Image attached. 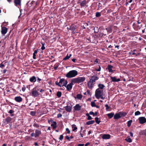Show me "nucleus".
Instances as JSON below:
<instances>
[{"label": "nucleus", "mask_w": 146, "mask_h": 146, "mask_svg": "<svg viewBox=\"0 0 146 146\" xmlns=\"http://www.w3.org/2000/svg\"><path fill=\"white\" fill-rule=\"evenodd\" d=\"M85 79L86 78L84 77H78L72 79V83H80L84 82Z\"/></svg>", "instance_id": "f257e3e1"}, {"label": "nucleus", "mask_w": 146, "mask_h": 146, "mask_svg": "<svg viewBox=\"0 0 146 146\" xmlns=\"http://www.w3.org/2000/svg\"><path fill=\"white\" fill-rule=\"evenodd\" d=\"M78 72L76 70H72L70 71L66 74V76L68 78L74 77L78 75Z\"/></svg>", "instance_id": "f03ea898"}, {"label": "nucleus", "mask_w": 146, "mask_h": 146, "mask_svg": "<svg viewBox=\"0 0 146 146\" xmlns=\"http://www.w3.org/2000/svg\"><path fill=\"white\" fill-rule=\"evenodd\" d=\"M103 95V90L97 89L95 91V96L96 98L99 99L100 97Z\"/></svg>", "instance_id": "7ed1b4c3"}, {"label": "nucleus", "mask_w": 146, "mask_h": 146, "mask_svg": "<svg viewBox=\"0 0 146 146\" xmlns=\"http://www.w3.org/2000/svg\"><path fill=\"white\" fill-rule=\"evenodd\" d=\"M60 83L61 86H66L67 84V80H65L64 79H61L60 80Z\"/></svg>", "instance_id": "20e7f679"}, {"label": "nucleus", "mask_w": 146, "mask_h": 146, "mask_svg": "<svg viewBox=\"0 0 146 146\" xmlns=\"http://www.w3.org/2000/svg\"><path fill=\"white\" fill-rule=\"evenodd\" d=\"M81 0H79L78 2V3H80V5L81 7L86 6L88 3V1H87L86 0H84L82 1H80Z\"/></svg>", "instance_id": "39448f33"}, {"label": "nucleus", "mask_w": 146, "mask_h": 146, "mask_svg": "<svg viewBox=\"0 0 146 146\" xmlns=\"http://www.w3.org/2000/svg\"><path fill=\"white\" fill-rule=\"evenodd\" d=\"M39 95V93L34 88L32 91V95L34 97H36Z\"/></svg>", "instance_id": "423d86ee"}, {"label": "nucleus", "mask_w": 146, "mask_h": 146, "mask_svg": "<svg viewBox=\"0 0 146 146\" xmlns=\"http://www.w3.org/2000/svg\"><path fill=\"white\" fill-rule=\"evenodd\" d=\"M139 123L141 124H143L146 122V119L144 117L139 118Z\"/></svg>", "instance_id": "0eeeda50"}, {"label": "nucleus", "mask_w": 146, "mask_h": 146, "mask_svg": "<svg viewBox=\"0 0 146 146\" xmlns=\"http://www.w3.org/2000/svg\"><path fill=\"white\" fill-rule=\"evenodd\" d=\"M74 83H72V80H71V83H70L69 84H68L66 86V88L68 90H70L72 87V85L74 84Z\"/></svg>", "instance_id": "6e6552de"}, {"label": "nucleus", "mask_w": 146, "mask_h": 146, "mask_svg": "<svg viewBox=\"0 0 146 146\" xmlns=\"http://www.w3.org/2000/svg\"><path fill=\"white\" fill-rule=\"evenodd\" d=\"M98 79L99 78L98 76H93L92 77L90 80L94 83L96 80H98Z\"/></svg>", "instance_id": "1a4fd4ad"}, {"label": "nucleus", "mask_w": 146, "mask_h": 146, "mask_svg": "<svg viewBox=\"0 0 146 146\" xmlns=\"http://www.w3.org/2000/svg\"><path fill=\"white\" fill-rule=\"evenodd\" d=\"M11 119L10 117H8L3 120V122L5 124H7L9 122L11 121Z\"/></svg>", "instance_id": "9d476101"}, {"label": "nucleus", "mask_w": 146, "mask_h": 146, "mask_svg": "<svg viewBox=\"0 0 146 146\" xmlns=\"http://www.w3.org/2000/svg\"><path fill=\"white\" fill-rule=\"evenodd\" d=\"M7 28L5 27H2L1 31L2 34H5L7 33Z\"/></svg>", "instance_id": "9b49d317"}, {"label": "nucleus", "mask_w": 146, "mask_h": 146, "mask_svg": "<svg viewBox=\"0 0 146 146\" xmlns=\"http://www.w3.org/2000/svg\"><path fill=\"white\" fill-rule=\"evenodd\" d=\"M110 78L112 80V81L114 82H118L120 81L119 78L117 79L115 77L111 76Z\"/></svg>", "instance_id": "f8f14e48"}, {"label": "nucleus", "mask_w": 146, "mask_h": 146, "mask_svg": "<svg viewBox=\"0 0 146 146\" xmlns=\"http://www.w3.org/2000/svg\"><path fill=\"white\" fill-rule=\"evenodd\" d=\"M81 106L79 104H77L74 107V109L75 110L78 111L81 109Z\"/></svg>", "instance_id": "ddd939ff"}, {"label": "nucleus", "mask_w": 146, "mask_h": 146, "mask_svg": "<svg viewBox=\"0 0 146 146\" xmlns=\"http://www.w3.org/2000/svg\"><path fill=\"white\" fill-rule=\"evenodd\" d=\"M102 138L104 139H108L110 137V135L109 134H104L102 136Z\"/></svg>", "instance_id": "4468645a"}, {"label": "nucleus", "mask_w": 146, "mask_h": 146, "mask_svg": "<svg viewBox=\"0 0 146 146\" xmlns=\"http://www.w3.org/2000/svg\"><path fill=\"white\" fill-rule=\"evenodd\" d=\"M35 137H38L41 134V131L38 129H36L35 131Z\"/></svg>", "instance_id": "2eb2a0df"}, {"label": "nucleus", "mask_w": 146, "mask_h": 146, "mask_svg": "<svg viewBox=\"0 0 146 146\" xmlns=\"http://www.w3.org/2000/svg\"><path fill=\"white\" fill-rule=\"evenodd\" d=\"M93 84L94 83L90 80L88 83V87L90 89H91L93 87Z\"/></svg>", "instance_id": "dca6fc26"}, {"label": "nucleus", "mask_w": 146, "mask_h": 146, "mask_svg": "<svg viewBox=\"0 0 146 146\" xmlns=\"http://www.w3.org/2000/svg\"><path fill=\"white\" fill-rule=\"evenodd\" d=\"M65 110L68 112H70L72 110V106H67L64 107Z\"/></svg>", "instance_id": "f3484780"}, {"label": "nucleus", "mask_w": 146, "mask_h": 146, "mask_svg": "<svg viewBox=\"0 0 146 146\" xmlns=\"http://www.w3.org/2000/svg\"><path fill=\"white\" fill-rule=\"evenodd\" d=\"M15 100L17 102H20L22 101V98L20 96H17L15 98Z\"/></svg>", "instance_id": "a211bd4d"}, {"label": "nucleus", "mask_w": 146, "mask_h": 146, "mask_svg": "<svg viewBox=\"0 0 146 146\" xmlns=\"http://www.w3.org/2000/svg\"><path fill=\"white\" fill-rule=\"evenodd\" d=\"M14 3L16 6L20 5L21 4V0H15Z\"/></svg>", "instance_id": "6ab92c4d"}, {"label": "nucleus", "mask_w": 146, "mask_h": 146, "mask_svg": "<svg viewBox=\"0 0 146 146\" xmlns=\"http://www.w3.org/2000/svg\"><path fill=\"white\" fill-rule=\"evenodd\" d=\"M29 80L31 82H35L36 81V78L35 76H33L30 78Z\"/></svg>", "instance_id": "aec40b11"}, {"label": "nucleus", "mask_w": 146, "mask_h": 146, "mask_svg": "<svg viewBox=\"0 0 146 146\" xmlns=\"http://www.w3.org/2000/svg\"><path fill=\"white\" fill-rule=\"evenodd\" d=\"M121 117L119 113H116L114 115V118L115 119H117Z\"/></svg>", "instance_id": "412c9836"}, {"label": "nucleus", "mask_w": 146, "mask_h": 146, "mask_svg": "<svg viewBox=\"0 0 146 146\" xmlns=\"http://www.w3.org/2000/svg\"><path fill=\"white\" fill-rule=\"evenodd\" d=\"M113 66H111V65H109L108 66V69L109 70V72H112L113 71L112 70V68H113Z\"/></svg>", "instance_id": "4be33fe9"}, {"label": "nucleus", "mask_w": 146, "mask_h": 146, "mask_svg": "<svg viewBox=\"0 0 146 146\" xmlns=\"http://www.w3.org/2000/svg\"><path fill=\"white\" fill-rule=\"evenodd\" d=\"M99 88L98 89H100L102 90L103 88L105 87V86L102 84H99L98 85Z\"/></svg>", "instance_id": "5701e85b"}, {"label": "nucleus", "mask_w": 146, "mask_h": 146, "mask_svg": "<svg viewBox=\"0 0 146 146\" xmlns=\"http://www.w3.org/2000/svg\"><path fill=\"white\" fill-rule=\"evenodd\" d=\"M56 123L55 121H54L53 122V124H52L51 125V126H52L54 129L56 128Z\"/></svg>", "instance_id": "b1692460"}, {"label": "nucleus", "mask_w": 146, "mask_h": 146, "mask_svg": "<svg viewBox=\"0 0 146 146\" xmlns=\"http://www.w3.org/2000/svg\"><path fill=\"white\" fill-rule=\"evenodd\" d=\"M94 120L90 121L87 122L86 124L88 125H89L90 124H93L94 123Z\"/></svg>", "instance_id": "393cba45"}, {"label": "nucleus", "mask_w": 146, "mask_h": 146, "mask_svg": "<svg viewBox=\"0 0 146 146\" xmlns=\"http://www.w3.org/2000/svg\"><path fill=\"white\" fill-rule=\"evenodd\" d=\"M72 55L71 54H69V55L68 56V54H67L66 56L64 58L63 60H65L67 59H68Z\"/></svg>", "instance_id": "a878e982"}, {"label": "nucleus", "mask_w": 146, "mask_h": 146, "mask_svg": "<svg viewBox=\"0 0 146 146\" xmlns=\"http://www.w3.org/2000/svg\"><path fill=\"white\" fill-rule=\"evenodd\" d=\"M125 140L129 143L131 142L132 141L131 138L129 137H127V138L125 139Z\"/></svg>", "instance_id": "bb28decb"}, {"label": "nucleus", "mask_w": 146, "mask_h": 146, "mask_svg": "<svg viewBox=\"0 0 146 146\" xmlns=\"http://www.w3.org/2000/svg\"><path fill=\"white\" fill-rule=\"evenodd\" d=\"M72 131H74L77 129V128L76 127V126L74 124L72 125Z\"/></svg>", "instance_id": "cd10ccee"}, {"label": "nucleus", "mask_w": 146, "mask_h": 146, "mask_svg": "<svg viewBox=\"0 0 146 146\" xmlns=\"http://www.w3.org/2000/svg\"><path fill=\"white\" fill-rule=\"evenodd\" d=\"M120 115L121 117H123L126 115V113L125 112H119Z\"/></svg>", "instance_id": "c85d7f7f"}, {"label": "nucleus", "mask_w": 146, "mask_h": 146, "mask_svg": "<svg viewBox=\"0 0 146 146\" xmlns=\"http://www.w3.org/2000/svg\"><path fill=\"white\" fill-rule=\"evenodd\" d=\"M114 115V114L113 113H110L108 114V117L110 118H111L112 117H113V116Z\"/></svg>", "instance_id": "c756f323"}, {"label": "nucleus", "mask_w": 146, "mask_h": 146, "mask_svg": "<svg viewBox=\"0 0 146 146\" xmlns=\"http://www.w3.org/2000/svg\"><path fill=\"white\" fill-rule=\"evenodd\" d=\"M101 16V13L97 12L96 13V16L97 17H100Z\"/></svg>", "instance_id": "7c9ffc66"}, {"label": "nucleus", "mask_w": 146, "mask_h": 146, "mask_svg": "<svg viewBox=\"0 0 146 146\" xmlns=\"http://www.w3.org/2000/svg\"><path fill=\"white\" fill-rule=\"evenodd\" d=\"M95 121L96 123L99 124L100 122V121L99 120V119L98 117H96L95 118Z\"/></svg>", "instance_id": "2f4dec72"}, {"label": "nucleus", "mask_w": 146, "mask_h": 146, "mask_svg": "<svg viewBox=\"0 0 146 146\" xmlns=\"http://www.w3.org/2000/svg\"><path fill=\"white\" fill-rule=\"evenodd\" d=\"M132 122V120H131L127 122V125L128 127L130 126L131 125V123Z\"/></svg>", "instance_id": "473e14b6"}, {"label": "nucleus", "mask_w": 146, "mask_h": 146, "mask_svg": "<svg viewBox=\"0 0 146 146\" xmlns=\"http://www.w3.org/2000/svg\"><path fill=\"white\" fill-rule=\"evenodd\" d=\"M57 96L58 97H60L61 96V93L60 92H58L57 93Z\"/></svg>", "instance_id": "72a5a7b5"}, {"label": "nucleus", "mask_w": 146, "mask_h": 146, "mask_svg": "<svg viewBox=\"0 0 146 146\" xmlns=\"http://www.w3.org/2000/svg\"><path fill=\"white\" fill-rule=\"evenodd\" d=\"M69 29L72 31H73L75 29V27L73 25H71Z\"/></svg>", "instance_id": "f704fd0d"}, {"label": "nucleus", "mask_w": 146, "mask_h": 146, "mask_svg": "<svg viewBox=\"0 0 146 146\" xmlns=\"http://www.w3.org/2000/svg\"><path fill=\"white\" fill-rule=\"evenodd\" d=\"M129 54L131 55H135L136 56H137V55L135 53L133 52L132 51H131V52H129Z\"/></svg>", "instance_id": "c9c22d12"}, {"label": "nucleus", "mask_w": 146, "mask_h": 146, "mask_svg": "<svg viewBox=\"0 0 146 146\" xmlns=\"http://www.w3.org/2000/svg\"><path fill=\"white\" fill-rule=\"evenodd\" d=\"M77 98L78 99H80L82 98V95L80 94H78L77 95Z\"/></svg>", "instance_id": "e433bc0d"}, {"label": "nucleus", "mask_w": 146, "mask_h": 146, "mask_svg": "<svg viewBox=\"0 0 146 146\" xmlns=\"http://www.w3.org/2000/svg\"><path fill=\"white\" fill-rule=\"evenodd\" d=\"M86 115L88 116V120H90L92 118V117L90 116L88 113L86 114Z\"/></svg>", "instance_id": "4c0bfd02"}, {"label": "nucleus", "mask_w": 146, "mask_h": 146, "mask_svg": "<svg viewBox=\"0 0 146 146\" xmlns=\"http://www.w3.org/2000/svg\"><path fill=\"white\" fill-rule=\"evenodd\" d=\"M141 113L139 111H137L135 113V115H140Z\"/></svg>", "instance_id": "58836bf2"}, {"label": "nucleus", "mask_w": 146, "mask_h": 146, "mask_svg": "<svg viewBox=\"0 0 146 146\" xmlns=\"http://www.w3.org/2000/svg\"><path fill=\"white\" fill-rule=\"evenodd\" d=\"M91 106L92 107H95L96 105L95 103L94 102H91Z\"/></svg>", "instance_id": "ea45409f"}, {"label": "nucleus", "mask_w": 146, "mask_h": 146, "mask_svg": "<svg viewBox=\"0 0 146 146\" xmlns=\"http://www.w3.org/2000/svg\"><path fill=\"white\" fill-rule=\"evenodd\" d=\"M106 29L107 30V31L109 33H110L111 32L112 30L111 28Z\"/></svg>", "instance_id": "a19ab883"}, {"label": "nucleus", "mask_w": 146, "mask_h": 146, "mask_svg": "<svg viewBox=\"0 0 146 146\" xmlns=\"http://www.w3.org/2000/svg\"><path fill=\"white\" fill-rule=\"evenodd\" d=\"M35 111H31L30 113V114L33 115V116H34L35 114Z\"/></svg>", "instance_id": "79ce46f5"}, {"label": "nucleus", "mask_w": 146, "mask_h": 146, "mask_svg": "<svg viewBox=\"0 0 146 146\" xmlns=\"http://www.w3.org/2000/svg\"><path fill=\"white\" fill-rule=\"evenodd\" d=\"M42 46L41 47V49H42V50H44L45 48V47L44 46V44L42 43Z\"/></svg>", "instance_id": "37998d69"}, {"label": "nucleus", "mask_w": 146, "mask_h": 146, "mask_svg": "<svg viewBox=\"0 0 146 146\" xmlns=\"http://www.w3.org/2000/svg\"><path fill=\"white\" fill-rule=\"evenodd\" d=\"M5 66V65L3 64L2 63H1L0 64V67L2 68H3Z\"/></svg>", "instance_id": "c03bdc74"}, {"label": "nucleus", "mask_w": 146, "mask_h": 146, "mask_svg": "<svg viewBox=\"0 0 146 146\" xmlns=\"http://www.w3.org/2000/svg\"><path fill=\"white\" fill-rule=\"evenodd\" d=\"M33 126L37 128H38L39 127V126L36 123H35L33 124Z\"/></svg>", "instance_id": "a18cd8bd"}, {"label": "nucleus", "mask_w": 146, "mask_h": 146, "mask_svg": "<svg viewBox=\"0 0 146 146\" xmlns=\"http://www.w3.org/2000/svg\"><path fill=\"white\" fill-rule=\"evenodd\" d=\"M31 136L32 137H35V133H33L31 134Z\"/></svg>", "instance_id": "49530a36"}, {"label": "nucleus", "mask_w": 146, "mask_h": 146, "mask_svg": "<svg viewBox=\"0 0 146 146\" xmlns=\"http://www.w3.org/2000/svg\"><path fill=\"white\" fill-rule=\"evenodd\" d=\"M105 106L106 107V109L107 110H108L110 108V107L108 106V104H106L105 105Z\"/></svg>", "instance_id": "de8ad7c7"}, {"label": "nucleus", "mask_w": 146, "mask_h": 146, "mask_svg": "<svg viewBox=\"0 0 146 146\" xmlns=\"http://www.w3.org/2000/svg\"><path fill=\"white\" fill-rule=\"evenodd\" d=\"M66 131L67 132V133L68 134H69L70 133V131L68 128H66Z\"/></svg>", "instance_id": "09e8293b"}, {"label": "nucleus", "mask_w": 146, "mask_h": 146, "mask_svg": "<svg viewBox=\"0 0 146 146\" xmlns=\"http://www.w3.org/2000/svg\"><path fill=\"white\" fill-rule=\"evenodd\" d=\"M56 85H58V86H59L60 87H61V85H60V81L59 82H56Z\"/></svg>", "instance_id": "8fccbe9b"}, {"label": "nucleus", "mask_w": 146, "mask_h": 146, "mask_svg": "<svg viewBox=\"0 0 146 146\" xmlns=\"http://www.w3.org/2000/svg\"><path fill=\"white\" fill-rule=\"evenodd\" d=\"M65 138L69 141H70V137L68 136H66L65 137Z\"/></svg>", "instance_id": "3c124183"}, {"label": "nucleus", "mask_w": 146, "mask_h": 146, "mask_svg": "<svg viewBox=\"0 0 146 146\" xmlns=\"http://www.w3.org/2000/svg\"><path fill=\"white\" fill-rule=\"evenodd\" d=\"M63 137L62 135H61L60 136V137H59V139L60 140H62L63 139Z\"/></svg>", "instance_id": "603ef678"}, {"label": "nucleus", "mask_w": 146, "mask_h": 146, "mask_svg": "<svg viewBox=\"0 0 146 146\" xmlns=\"http://www.w3.org/2000/svg\"><path fill=\"white\" fill-rule=\"evenodd\" d=\"M62 115L60 113H59V114H58L57 115V117L58 118L61 117H62Z\"/></svg>", "instance_id": "864d4df0"}, {"label": "nucleus", "mask_w": 146, "mask_h": 146, "mask_svg": "<svg viewBox=\"0 0 146 146\" xmlns=\"http://www.w3.org/2000/svg\"><path fill=\"white\" fill-rule=\"evenodd\" d=\"M89 114H90L91 115H93V116H94V114L93 112H92V111H90L89 113Z\"/></svg>", "instance_id": "5fc2aeb1"}, {"label": "nucleus", "mask_w": 146, "mask_h": 146, "mask_svg": "<svg viewBox=\"0 0 146 146\" xmlns=\"http://www.w3.org/2000/svg\"><path fill=\"white\" fill-rule=\"evenodd\" d=\"M26 139H27L28 140H31V138L30 136H26Z\"/></svg>", "instance_id": "6e6d98bb"}, {"label": "nucleus", "mask_w": 146, "mask_h": 146, "mask_svg": "<svg viewBox=\"0 0 146 146\" xmlns=\"http://www.w3.org/2000/svg\"><path fill=\"white\" fill-rule=\"evenodd\" d=\"M13 112V111L12 110H10L9 112V113H10L11 114Z\"/></svg>", "instance_id": "4d7b16f0"}, {"label": "nucleus", "mask_w": 146, "mask_h": 146, "mask_svg": "<svg viewBox=\"0 0 146 146\" xmlns=\"http://www.w3.org/2000/svg\"><path fill=\"white\" fill-rule=\"evenodd\" d=\"M25 88L24 87H22V90L23 91V92H24L25 91Z\"/></svg>", "instance_id": "13d9d810"}, {"label": "nucleus", "mask_w": 146, "mask_h": 146, "mask_svg": "<svg viewBox=\"0 0 146 146\" xmlns=\"http://www.w3.org/2000/svg\"><path fill=\"white\" fill-rule=\"evenodd\" d=\"M84 144H79L78 145V146H84Z\"/></svg>", "instance_id": "bf43d9fd"}, {"label": "nucleus", "mask_w": 146, "mask_h": 146, "mask_svg": "<svg viewBox=\"0 0 146 146\" xmlns=\"http://www.w3.org/2000/svg\"><path fill=\"white\" fill-rule=\"evenodd\" d=\"M80 135L81 137H83V134H82L81 131H80Z\"/></svg>", "instance_id": "052dcab7"}, {"label": "nucleus", "mask_w": 146, "mask_h": 146, "mask_svg": "<svg viewBox=\"0 0 146 146\" xmlns=\"http://www.w3.org/2000/svg\"><path fill=\"white\" fill-rule=\"evenodd\" d=\"M96 70H97V71H100V70H101V67H100V66H99V68L98 69H97V70L96 69Z\"/></svg>", "instance_id": "680f3d73"}, {"label": "nucleus", "mask_w": 146, "mask_h": 146, "mask_svg": "<svg viewBox=\"0 0 146 146\" xmlns=\"http://www.w3.org/2000/svg\"><path fill=\"white\" fill-rule=\"evenodd\" d=\"M36 55L35 54H33V58L34 59H35L36 58Z\"/></svg>", "instance_id": "e2e57ef3"}, {"label": "nucleus", "mask_w": 146, "mask_h": 146, "mask_svg": "<svg viewBox=\"0 0 146 146\" xmlns=\"http://www.w3.org/2000/svg\"><path fill=\"white\" fill-rule=\"evenodd\" d=\"M90 144V143L89 142L87 143L85 145V146H87L88 145Z\"/></svg>", "instance_id": "0e129e2a"}, {"label": "nucleus", "mask_w": 146, "mask_h": 146, "mask_svg": "<svg viewBox=\"0 0 146 146\" xmlns=\"http://www.w3.org/2000/svg\"><path fill=\"white\" fill-rule=\"evenodd\" d=\"M37 50H36L35 51L34 53L33 54H37Z\"/></svg>", "instance_id": "69168bd1"}, {"label": "nucleus", "mask_w": 146, "mask_h": 146, "mask_svg": "<svg viewBox=\"0 0 146 146\" xmlns=\"http://www.w3.org/2000/svg\"><path fill=\"white\" fill-rule=\"evenodd\" d=\"M130 134L131 136L132 137H133V133H132L130 132Z\"/></svg>", "instance_id": "338daca9"}, {"label": "nucleus", "mask_w": 146, "mask_h": 146, "mask_svg": "<svg viewBox=\"0 0 146 146\" xmlns=\"http://www.w3.org/2000/svg\"><path fill=\"white\" fill-rule=\"evenodd\" d=\"M41 80V79L39 78H38L37 79V81L38 82H40Z\"/></svg>", "instance_id": "774afa93"}]
</instances>
